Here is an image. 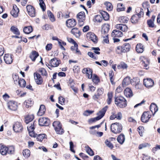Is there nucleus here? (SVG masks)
Returning <instances> with one entry per match:
<instances>
[{
    "instance_id": "obj_1",
    "label": "nucleus",
    "mask_w": 160,
    "mask_h": 160,
    "mask_svg": "<svg viewBox=\"0 0 160 160\" xmlns=\"http://www.w3.org/2000/svg\"><path fill=\"white\" fill-rule=\"evenodd\" d=\"M108 108V106H106L104 107L98 113V116L95 118H91L89 120V123H92L102 118L104 115L105 112Z\"/></svg>"
},
{
    "instance_id": "obj_2",
    "label": "nucleus",
    "mask_w": 160,
    "mask_h": 160,
    "mask_svg": "<svg viewBox=\"0 0 160 160\" xmlns=\"http://www.w3.org/2000/svg\"><path fill=\"white\" fill-rule=\"evenodd\" d=\"M115 103L118 107L120 108H124L127 105L126 100L121 96L117 97L115 98Z\"/></svg>"
},
{
    "instance_id": "obj_3",
    "label": "nucleus",
    "mask_w": 160,
    "mask_h": 160,
    "mask_svg": "<svg viewBox=\"0 0 160 160\" xmlns=\"http://www.w3.org/2000/svg\"><path fill=\"white\" fill-rule=\"evenodd\" d=\"M131 49V46L128 43H125L122 46L116 48V52L118 54L125 53L128 52Z\"/></svg>"
},
{
    "instance_id": "obj_4",
    "label": "nucleus",
    "mask_w": 160,
    "mask_h": 160,
    "mask_svg": "<svg viewBox=\"0 0 160 160\" xmlns=\"http://www.w3.org/2000/svg\"><path fill=\"white\" fill-rule=\"evenodd\" d=\"M122 124L118 122L112 123L111 126V131L115 134L120 133L122 131Z\"/></svg>"
},
{
    "instance_id": "obj_5",
    "label": "nucleus",
    "mask_w": 160,
    "mask_h": 160,
    "mask_svg": "<svg viewBox=\"0 0 160 160\" xmlns=\"http://www.w3.org/2000/svg\"><path fill=\"white\" fill-rule=\"evenodd\" d=\"M151 116L149 112H144L141 117V121L142 122L146 123L148 122Z\"/></svg>"
},
{
    "instance_id": "obj_6",
    "label": "nucleus",
    "mask_w": 160,
    "mask_h": 160,
    "mask_svg": "<svg viewBox=\"0 0 160 160\" xmlns=\"http://www.w3.org/2000/svg\"><path fill=\"white\" fill-rule=\"evenodd\" d=\"M13 129L16 132H20L22 131L23 127L22 124L19 122H16L13 125Z\"/></svg>"
},
{
    "instance_id": "obj_7",
    "label": "nucleus",
    "mask_w": 160,
    "mask_h": 160,
    "mask_svg": "<svg viewBox=\"0 0 160 160\" xmlns=\"http://www.w3.org/2000/svg\"><path fill=\"white\" fill-rule=\"evenodd\" d=\"M77 18L78 21L80 25H82L83 24V22L85 20V15L84 12H79L77 15Z\"/></svg>"
},
{
    "instance_id": "obj_8",
    "label": "nucleus",
    "mask_w": 160,
    "mask_h": 160,
    "mask_svg": "<svg viewBox=\"0 0 160 160\" xmlns=\"http://www.w3.org/2000/svg\"><path fill=\"white\" fill-rule=\"evenodd\" d=\"M86 37L88 40L92 41L94 43H96L98 42V38L93 32H89L87 34Z\"/></svg>"
},
{
    "instance_id": "obj_9",
    "label": "nucleus",
    "mask_w": 160,
    "mask_h": 160,
    "mask_svg": "<svg viewBox=\"0 0 160 160\" xmlns=\"http://www.w3.org/2000/svg\"><path fill=\"white\" fill-rule=\"evenodd\" d=\"M39 124L41 126H47L49 125L50 120L46 118H41L39 120Z\"/></svg>"
},
{
    "instance_id": "obj_10",
    "label": "nucleus",
    "mask_w": 160,
    "mask_h": 160,
    "mask_svg": "<svg viewBox=\"0 0 160 160\" xmlns=\"http://www.w3.org/2000/svg\"><path fill=\"white\" fill-rule=\"evenodd\" d=\"M26 8L29 16L32 17L35 16V11L34 8L31 5H28L27 6Z\"/></svg>"
},
{
    "instance_id": "obj_11",
    "label": "nucleus",
    "mask_w": 160,
    "mask_h": 160,
    "mask_svg": "<svg viewBox=\"0 0 160 160\" xmlns=\"http://www.w3.org/2000/svg\"><path fill=\"white\" fill-rule=\"evenodd\" d=\"M112 115L110 117V120H113L117 118L118 120H121L122 118V114L121 112H112Z\"/></svg>"
},
{
    "instance_id": "obj_12",
    "label": "nucleus",
    "mask_w": 160,
    "mask_h": 160,
    "mask_svg": "<svg viewBox=\"0 0 160 160\" xmlns=\"http://www.w3.org/2000/svg\"><path fill=\"white\" fill-rule=\"evenodd\" d=\"M35 82L38 85H41L43 82V79L41 75L35 72L34 74Z\"/></svg>"
},
{
    "instance_id": "obj_13",
    "label": "nucleus",
    "mask_w": 160,
    "mask_h": 160,
    "mask_svg": "<svg viewBox=\"0 0 160 160\" xmlns=\"http://www.w3.org/2000/svg\"><path fill=\"white\" fill-rule=\"evenodd\" d=\"M143 84L147 88L152 87L154 84V82L150 78H147L143 80Z\"/></svg>"
},
{
    "instance_id": "obj_14",
    "label": "nucleus",
    "mask_w": 160,
    "mask_h": 160,
    "mask_svg": "<svg viewBox=\"0 0 160 160\" xmlns=\"http://www.w3.org/2000/svg\"><path fill=\"white\" fill-rule=\"evenodd\" d=\"M84 74H86L87 77L88 78H91L92 77V70L89 68H84L82 71Z\"/></svg>"
},
{
    "instance_id": "obj_15",
    "label": "nucleus",
    "mask_w": 160,
    "mask_h": 160,
    "mask_svg": "<svg viewBox=\"0 0 160 160\" xmlns=\"http://www.w3.org/2000/svg\"><path fill=\"white\" fill-rule=\"evenodd\" d=\"M60 63V61H58L56 58H54L50 60L49 65L53 67H56L59 65Z\"/></svg>"
},
{
    "instance_id": "obj_16",
    "label": "nucleus",
    "mask_w": 160,
    "mask_h": 160,
    "mask_svg": "<svg viewBox=\"0 0 160 160\" xmlns=\"http://www.w3.org/2000/svg\"><path fill=\"white\" fill-rule=\"evenodd\" d=\"M76 24V21L74 19H68L66 22V25L69 28H72L74 27Z\"/></svg>"
},
{
    "instance_id": "obj_17",
    "label": "nucleus",
    "mask_w": 160,
    "mask_h": 160,
    "mask_svg": "<svg viewBox=\"0 0 160 160\" xmlns=\"http://www.w3.org/2000/svg\"><path fill=\"white\" fill-rule=\"evenodd\" d=\"M54 128V129L57 133H60L62 131V130L59 131L58 130V128H60L62 126V125L59 121H55L52 124Z\"/></svg>"
},
{
    "instance_id": "obj_18",
    "label": "nucleus",
    "mask_w": 160,
    "mask_h": 160,
    "mask_svg": "<svg viewBox=\"0 0 160 160\" xmlns=\"http://www.w3.org/2000/svg\"><path fill=\"white\" fill-rule=\"evenodd\" d=\"M123 36V33L118 30H114L111 33V36L113 38L121 37Z\"/></svg>"
},
{
    "instance_id": "obj_19",
    "label": "nucleus",
    "mask_w": 160,
    "mask_h": 160,
    "mask_svg": "<svg viewBox=\"0 0 160 160\" xmlns=\"http://www.w3.org/2000/svg\"><path fill=\"white\" fill-rule=\"evenodd\" d=\"M109 29V25L108 24H105L103 25L102 28V35H104L108 34V33Z\"/></svg>"
},
{
    "instance_id": "obj_20",
    "label": "nucleus",
    "mask_w": 160,
    "mask_h": 160,
    "mask_svg": "<svg viewBox=\"0 0 160 160\" xmlns=\"http://www.w3.org/2000/svg\"><path fill=\"white\" fill-rule=\"evenodd\" d=\"M19 11V9L15 6H13V8L10 13L11 15L14 18H17L18 16V13Z\"/></svg>"
},
{
    "instance_id": "obj_21",
    "label": "nucleus",
    "mask_w": 160,
    "mask_h": 160,
    "mask_svg": "<svg viewBox=\"0 0 160 160\" xmlns=\"http://www.w3.org/2000/svg\"><path fill=\"white\" fill-rule=\"evenodd\" d=\"M4 61L8 64H11L12 62L13 59L11 55L8 54H6L4 57Z\"/></svg>"
},
{
    "instance_id": "obj_22",
    "label": "nucleus",
    "mask_w": 160,
    "mask_h": 160,
    "mask_svg": "<svg viewBox=\"0 0 160 160\" xmlns=\"http://www.w3.org/2000/svg\"><path fill=\"white\" fill-rule=\"evenodd\" d=\"M8 107L10 109L12 110H16L17 108L16 102L13 101L10 102L8 103Z\"/></svg>"
},
{
    "instance_id": "obj_23",
    "label": "nucleus",
    "mask_w": 160,
    "mask_h": 160,
    "mask_svg": "<svg viewBox=\"0 0 160 160\" xmlns=\"http://www.w3.org/2000/svg\"><path fill=\"white\" fill-rule=\"evenodd\" d=\"M116 28L120 29L123 32H125L127 31L128 28L125 24H118L116 25Z\"/></svg>"
},
{
    "instance_id": "obj_24",
    "label": "nucleus",
    "mask_w": 160,
    "mask_h": 160,
    "mask_svg": "<svg viewBox=\"0 0 160 160\" xmlns=\"http://www.w3.org/2000/svg\"><path fill=\"white\" fill-rule=\"evenodd\" d=\"M124 94L127 97L131 98L133 94L132 90L129 88H126L124 90Z\"/></svg>"
},
{
    "instance_id": "obj_25",
    "label": "nucleus",
    "mask_w": 160,
    "mask_h": 160,
    "mask_svg": "<svg viewBox=\"0 0 160 160\" xmlns=\"http://www.w3.org/2000/svg\"><path fill=\"white\" fill-rule=\"evenodd\" d=\"M8 147L2 144H0V152L2 155H6L7 153Z\"/></svg>"
},
{
    "instance_id": "obj_26",
    "label": "nucleus",
    "mask_w": 160,
    "mask_h": 160,
    "mask_svg": "<svg viewBox=\"0 0 160 160\" xmlns=\"http://www.w3.org/2000/svg\"><path fill=\"white\" fill-rule=\"evenodd\" d=\"M38 56L39 54L37 52L35 51H33L31 52L29 57L32 61H34Z\"/></svg>"
},
{
    "instance_id": "obj_27",
    "label": "nucleus",
    "mask_w": 160,
    "mask_h": 160,
    "mask_svg": "<svg viewBox=\"0 0 160 160\" xmlns=\"http://www.w3.org/2000/svg\"><path fill=\"white\" fill-rule=\"evenodd\" d=\"M46 111L45 106L43 105L40 106L37 114L38 115L41 116L42 115L45 113Z\"/></svg>"
},
{
    "instance_id": "obj_28",
    "label": "nucleus",
    "mask_w": 160,
    "mask_h": 160,
    "mask_svg": "<svg viewBox=\"0 0 160 160\" xmlns=\"http://www.w3.org/2000/svg\"><path fill=\"white\" fill-rule=\"evenodd\" d=\"M117 140L121 144H122L125 141V137L123 134H120L117 138Z\"/></svg>"
},
{
    "instance_id": "obj_29",
    "label": "nucleus",
    "mask_w": 160,
    "mask_h": 160,
    "mask_svg": "<svg viewBox=\"0 0 160 160\" xmlns=\"http://www.w3.org/2000/svg\"><path fill=\"white\" fill-rule=\"evenodd\" d=\"M136 51L138 53H141L144 51L143 45L141 43L137 44L136 47Z\"/></svg>"
},
{
    "instance_id": "obj_30",
    "label": "nucleus",
    "mask_w": 160,
    "mask_h": 160,
    "mask_svg": "<svg viewBox=\"0 0 160 160\" xmlns=\"http://www.w3.org/2000/svg\"><path fill=\"white\" fill-rule=\"evenodd\" d=\"M140 18L137 14H136L132 15L131 19V21L132 23H136L138 22Z\"/></svg>"
},
{
    "instance_id": "obj_31",
    "label": "nucleus",
    "mask_w": 160,
    "mask_h": 160,
    "mask_svg": "<svg viewBox=\"0 0 160 160\" xmlns=\"http://www.w3.org/2000/svg\"><path fill=\"white\" fill-rule=\"evenodd\" d=\"M11 31L14 34L16 35H19L20 34V32L18 29L14 26L11 27L10 28Z\"/></svg>"
},
{
    "instance_id": "obj_32",
    "label": "nucleus",
    "mask_w": 160,
    "mask_h": 160,
    "mask_svg": "<svg viewBox=\"0 0 160 160\" xmlns=\"http://www.w3.org/2000/svg\"><path fill=\"white\" fill-rule=\"evenodd\" d=\"M71 33L76 37H78L80 36V31L77 28H72L71 31Z\"/></svg>"
},
{
    "instance_id": "obj_33",
    "label": "nucleus",
    "mask_w": 160,
    "mask_h": 160,
    "mask_svg": "<svg viewBox=\"0 0 160 160\" xmlns=\"http://www.w3.org/2000/svg\"><path fill=\"white\" fill-rule=\"evenodd\" d=\"M34 124H34V122H33L32 124V123H31V125L30 126L27 127L28 131L29 132L30 135L31 136H33L32 134H33V131L34 129Z\"/></svg>"
},
{
    "instance_id": "obj_34",
    "label": "nucleus",
    "mask_w": 160,
    "mask_h": 160,
    "mask_svg": "<svg viewBox=\"0 0 160 160\" xmlns=\"http://www.w3.org/2000/svg\"><path fill=\"white\" fill-rule=\"evenodd\" d=\"M33 103V101L31 99H29L26 100L24 103V104L27 108H28L32 106Z\"/></svg>"
},
{
    "instance_id": "obj_35",
    "label": "nucleus",
    "mask_w": 160,
    "mask_h": 160,
    "mask_svg": "<svg viewBox=\"0 0 160 160\" xmlns=\"http://www.w3.org/2000/svg\"><path fill=\"white\" fill-rule=\"evenodd\" d=\"M32 28L31 26L25 27L23 30L24 32L27 34H29L32 31Z\"/></svg>"
},
{
    "instance_id": "obj_36",
    "label": "nucleus",
    "mask_w": 160,
    "mask_h": 160,
    "mask_svg": "<svg viewBox=\"0 0 160 160\" xmlns=\"http://www.w3.org/2000/svg\"><path fill=\"white\" fill-rule=\"evenodd\" d=\"M38 72L43 76H45L46 78L48 77V73L45 69L43 68H40L38 70Z\"/></svg>"
},
{
    "instance_id": "obj_37",
    "label": "nucleus",
    "mask_w": 160,
    "mask_h": 160,
    "mask_svg": "<svg viewBox=\"0 0 160 160\" xmlns=\"http://www.w3.org/2000/svg\"><path fill=\"white\" fill-rule=\"evenodd\" d=\"M33 119L34 116L33 115H28L25 118V122L28 124L32 121Z\"/></svg>"
},
{
    "instance_id": "obj_38",
    "label": "nucleus",
    "mask_w": 160,
    "mask_h": 160,
    "mask_svg": "<svg viewBox=\"0 0 160 160\" xmlns=\"http://www.w3.org/2000/svg\"><path fill=\"white\" fill-rule=\"evenodd\" d=\"M128 68L127 65L123 62H121L117 66L118 69H127Z\"/></svg>"
},
{
    "instance_id": "obj_39",
    "label": "nucleus",
    "mask_w": 160,
    "mask_h": 160,
    "mask_svg": "<svg viewBox=\"0 0 160 160\" xmlns=\"http://www.w3.org/2000/svg\"><path fill=\"white\" fill-rule=\"evenodd\" d=\"M108 98L107 100L108 104H111L112 101V92H109L108 93Z\"/></svg>"
},
{
    "instance_id": "obj_40",
    "label": "nucleus",
    "mask_w": 160,
    "mask_h": 160,
    "mask_svg": "<svg viewBox=\"0 0 160 160\" xmlns=\"http://www.w3.org/2000/svg\"><path fill=\"white\" fill-rule=\"evenodd\" d=\"M125 7L122 3H118L117 6V10L118 12L123 11L125 10Z\"/></svg>"
},
{
    "instance_id": "obj_41",
    "label": "nucleus",
    "mask_w": 160,
    "mask_h": 160,
    "mask_svg": "<svg viewBox=\"0 0 160 160\" xmlns=\"http://www.w3.org/2000/svg\"><path fill=\"white\" fill-rule=\"evenodd\" d=\"M47 14L51 22H53L55 21L54 16L51 11L48 10L47 11Z\"/></svg>"
},
{
    "instance_id": "obj_42",
    "label": "nucleus",
    "mask_w": 160,
    "mask_h": 160,
    "mask_svg": "<svg viewBox=\"0 0 160 160\" xmlns=\"http://www.w3.org/2000/svg\"><path fill=\"white\" fill-rule=\"evenodd\" d=\"M26 82L23 79H20L18 81V84L21 87H24L25 86Z\"/></svg>"
},
{
    "instance_id": "obj_43",
    "label": "nucleus",
    "mask_w": 160,
    "mask_h": 160,
    "mask_svg": "<svg viewBox=\"0 0 160 160\" xmlns=\"http://www.w3.org/2000/svg\"><path fill=\"white\" fill-rule=\"evenodd\" d=\"M130 77H127L123 79L122 82V84L128 85L130 83Z\"/></svg>"
},
{
    "instance_id": "obj_44",
    "label": "nucleus",
    "mask_w": 160,
    "mask_h": 160,
    "mask_svg": "<svg viewBox=\"0 0 160 160\" xmlns=\"http://www.w3.org/2000/svg\"><path fill=\"white\" fill-rule=\"evenodd\" d=\"M46 135L44 134H38L37 138L38 141L40 142H42L44 139L46 138Z\"/></svg>"
},
{
    "instance_id": "obj_45",
    "label": "nucleus",
    "mask_w": 160,
    "mask_h": 160,
    "mask_svg": "<svg viewBox=\"0 0 160 160\" xmlns=\"http://www.w3.org/2000/svg\"><path fill=\"white\" fill-rule=\"evenodd\" d=\"M85 148L87 153L90 155L93 156L94 155L93 151L88 146H85Z\"/></svg>"
},
{
    "instance_id": "obj_46",
    "label": "nucleus",
    "mask_w": 160,
    "mask_h": 160,
    "mask_svg": "<svg viewBox=\"0 0 160 160\" xmlns=\"http://www.w3.org/2000/svg\"><path fill=\"white\" fill-rule=\"evenodd\" d=\"M23 155L25 158H28L30 156V152L28 149H26L23 151Z\"/></svg>"
},
{
    "instance_id": "obj_47",
    "label": "nucleus",
    "mask_w": 160,
    "mask_h": 160,
    "mask_svg": "<svg viewBox=\"0 0 160 160\" xmlns=\"http://www.w3.org/2000/svg\"><path fill=\"white\" fill-rule=\"evenodd\" d=\"M105 5L107 10L110 11L112 10L113 7L111 3L106 2L105 3Z\"/></svg>"
},
{
    "instance_id": "obj_48",
    "label": "nucleus",
    "mask_w": 160,
    "mask_h": 160,
    "mask_svg": "<svg viewBox=\"0 0 160 160\" xmlns=\"http://www.w3.org/2000/svg\"><path fill=\"white\" fill-rule=\"evenodd\" d=\"M39 5L43 11H44L46 9V6L43 0H39Z\"/></svg>"
},
{
    "instance_id": "obj_49",
    "label": "nucleus",
    "mask_w": 160,
    "mask_h": 160,
    "mask_svg": "<svg viewBox=\"0 0 160 160\" xmlns=\"http://www.w3.org/2000/svg\"><path fill=\"white\" fill-rule=\"evenodd\" d=\"M144 59H142V64L144 67H147L149 64V61L147 58H145L143 57H142Z\"/></svg>"
},
{
    "instance_id": "obj_50",
    "label": "nucleus",
    "mask_w": 160,
    "mask_h": 160,
    "mask_svg": "<svg viewBox=\"0 0 160 160\" xmlns=\"http://www.w3.org/2000/svg\"><path fill=\"white\" fill-rule=\"evenodd\" d=\"M136 10H140V12L139 13L137 12V14L139 18H140L143 16L144 13L143 9L140 8H137Z\"/></svg>"
},
{
    "instance_id": "obj_51",
    "label": "nucleus",
    "mask_w": 160,
    "mask_h": 160,
    "mask_svg": "<svg viewBox=\"0 0 160 160\" xmlns=\"http://www.w3.org/2000/svg\"><path fill=\"white\" fill-rule=\"evenodd\" d=\"M147 24L149 28H153L155 26L154 22L152 20H148L147 21Z\"/></svg>"
},
{
    "instance_id": "obj_52",
    "label": "nucleus",
    "mask_w": 160,
    "mask_h": 160,
    "mask_svg": "<svg viewBox=\"0 0 160 160\" xmlns=\"http://www.w3.org/2000/svg\"><path fill=\"white\" fill-rule=\"evenodd\" d=\"M119 20V22L122 23H126L128 21L127 18L124 16L120 17Z\"/></svg>"
},
{
    "instance_id": "obj_53",
    "label": "nucleus",
    "mask_w": 160,
    "mask_h": 160,
    "mask_svg": "<svg viewBox=\"0 0 160 160\" xmlns=\"http://www.w3.org/2000/svg\"><path fill=\"white\" fill-rule=\"evenodd\" d=\"M105 143L106 145L111 149H112L113 148V144L108 139L105 140Z\"/></svg>"
},
{
    "instance_id": "obj_54",
    "label": "nucleus",
    "mask_w": 160,
    "mask_h": 160,
    "mask_svg": "<svg viewBox=\"0 0 160 160\" xmlns=\"http://www.w3.org/2000/svg\"><path fill=\"white\" fill-rule=\"evenodd\" d=\"M7 153L9 154H12L14 152V148L12 146L8 148Z\"/></svg>"
},
{
    "instance_id": "obj_55",
    "label": "nucleus",
    "mask_w": 160,
    "mask_h": 160,
    "mask_svg": "<svg viewBox=\"0 0 160 160\" xmlns=\"http://www.w3.org/2000/svg\"><path fill=\"white\" fill-rule=\"evenodd\" d=\"M92 81L94 83L97 84L99 82L100 80L97 75H94L92 77Z\"/></svg>"
},
{
    "instance_id": "obj_56",
    "label": "nucleus",
    "mask_w": 160,
    "mask_h": 160,
    "mask_svg": "<svg viewBox=\"0 0 160 160\" xmlns=\"http://www.w3.org/2000/svg\"><path fill=\"white\" fill-rule=\"evenodd\" d=\"M102 20V18L100 15H96L94 17L95 22H100Z\"/></svg>"
},
{
    "instance_id": "obj_57",
    "label": "nucleus",
    "mask_w": 160,
    "mask_h": 160,
    "mask_svg": "<svg viewBox=\"0 0 160 160\" xmlns=\"http://www.w3.org/2000/svg\"><path fill=\"white\" fill-rule=\"evenodd\" d=\"M12 78L13 80L14 83L15 84L17 85L18 84V81L20 79H19V76L15 74L13 75Z\"/></svg>"
},
{
    "instance_id": "obj_58",
    "label": "nucleus",
    "mask_w": 160,
    "mask_h": 160,
    "mask_svg": "<svg viewBox=\"0 0 160 160\" xmlns=\"http://www.w3.org/2000/svg\"><path fill=\"white\" fill-rule=\"evenodd\" d=\"M88 55L90 57L94 59H97V56L95 55L92 52H89L88 53Z\"/></svg>"
},
{
    "instance_id": "obj_59",
    "label": "nucleus",
    "mask_w": 160,
    "mask_h": 160,
    "mask_svg": "<svg viewBox=\"0 0 160 160\" xmlns=\"http://www.w3.org/2000/svg\"><path fill=\"white\" fill-rule=\"evenodd\" d=\"M92 49L94 51V52L96 54H100V52H99L100 51V49L99 48L92 47Z\"/></svg>"
},
{
    "instance_id": "obj_60",
    "label": "nucleus",
    "mask_w": 160,
    "mask_h": 160,
    "mask_svg": "<svg viewBox=\"0 0 160 160\" xmlns=\"http://www.w3.org/2000/svg\"><path fill=\"white\" fill-rule=\"evenodd\" d=\"M159 150H160V145H157L155 147L152 148V152L155 153L157 151Z\"/></svg>"
},
{
    "instance_id": "obj_61",
    "label": "nucleus",
    "mask_w": 160,
    "mask_h": 160,
    "mask_svg": "<svg viewBox=\"0 0 160 160\" xmlns=\"http://www.w3.org/2000/svg\"><path fill=\"white\" fill-rule=\"evenodd\" d=\"M104 90L102 88H99L98 89L97 92V94L100 96L102 95L103 93Z\"/></svg>"
},
{
    "instance_id": "obj_62",
    "label": "nucleus",
    "mask_w": 160,
    "mask_h": 160,
    "mask_svg": "<svg viewBox=\"0 0 160 160\" xmlns=\"http://www.w3.org/2000/svg\"><path fill=\"white\" fill-rule=\"evenodd\" d=\"M59 102L60 104L62 105L64 104L65 101V99L62 96L59 97Z\"/></svg>"
},
{
    "instance_id": "obj_63",
    "label": "nucleus",
    "mask_w": 160,
    "mask_h": 160,
    "mask_svg": "<svg viewBox=\"0 0 160 160\" xmlns=\"http://www.w3.org/2000/svg\"><path fill=\"white\" fill-rule=\"evenodd\" d=\"M73 70L74 73H78V72L79 71V67L78 66H75L73 67Z\"/></svg>"
},
{
    "instance_id": "obj_64",
    "label": "nucleus",
    "mask_w": 160,
    "mask_h": 160,
    "mask_svg": "<svg viewBox=\"0 0 160 160\" xmlns=\"http://www.w3.org/2000/svg\"><path fill=\"white\" fill-rule=\"evenodd\" d=\"M45 48L47 51H50L52 48V44L51 43L48 44L46 46Z\"/></svg>"
}]
</instances>
